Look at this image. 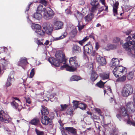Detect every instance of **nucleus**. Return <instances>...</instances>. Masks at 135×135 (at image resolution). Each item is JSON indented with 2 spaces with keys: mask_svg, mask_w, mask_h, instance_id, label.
I'll use <instances>...</instances> for the list:
<instances>
[{
  "mask_svg": "<svg viewBox=\"0 0 135 135\" xmlns=\"http://www.w3.org/2000/svg\"><path fill=\"white\" fill-rule=\"evenodd\" d=\"M76 56L70 57L69 60L70 66H69L68 64H64L61 66V69L63 70L66 69V70L67 71L72 72L76 70L77 68L79 66L76 60Z\"/></svg>",
  "mask_w": 135,
  "mask_h": 135,
  "instance_id": "obj_1",
  "label": "nucleus"
},
{
  "mask_svg": "<svg viewBox=\"0 0 135 135\" xmlns=\"http://www.w3.org/2000/svg\"><path fill=\"white\" fill-rule=\"evenodd\" d=\"M120 114H118L116 116L120 120L122 119L124 120H127V123L128 124H132V125H135L134 123L132 122L131 118H132L131 114H128L127 110L124 107H121L120 109Z\"/></svg>",
  "mask_w": 135,
  "mask_h": 135,
  "instance_id": "obj_2",
  "label": "nucleus"
},
{
  "mask_svg": "<svg viewBox=\"0 0 135 135\" xmlns=\"http://www.w3.org/2000/svg\"><path fill=\"white\" fill-rule=\"evenodd\" d=\"M133 89L132 86L129 84H125L122 88L121 93L123 97H127L133 93Z\"/></svg>",
  "mask_w": 135,
  "mask_h": 135,
  "instance_id": "obj_3",
  "label": "nucleus"
},
{
  "mask_svg": "<svg viewBox=\"0 0 135 135\" xmlns=\"http://www.w3.org/2000/svg\"><path fill=\"white\" fill-rule=\"evenodd\" d=\"M131 37L129 36L126 39V42L124 44H123L122 46L124 48L126 49L128 51V54L130 53L133 54V52L135 55V44H134L132 46V48L131 50L130 48V46L132 44V42L130 41Z\"/></svg>",
  "mask_w": 135,
  "mask_h": 135,
  "instance_id": "obj_4",
  "label": "nucleus"
},
{
  "mask_svg": "<svg viewBox=\"0 0 135 135\" xmlns=\"http://www.w3.org/2000/svg\"><path fill=\"white\" fill-rule=\"evenodd\" d=\"M62 56L61 59L59 60H57L54 57L50 58L48 59L49 61L52 65H53L56 67H59L60 66V63L63 64L66 63V59L65 58V54H62Z\"/></svg>",
  "mask_w": 135,
  "mask_h": 135,
  "instance_id": "obj_5",
  "label": "nucleus"
},
{
  "mask_svg": "<svg viewBox=\"0 0 135 135\" xmlns=\"http://www.w3.org/2000/svg\"><path fill=\"white\" fill-rule=\"evenodd\" d=\"M84 53L85 54H89L91 53V55L94 56L97 58L99 55L98 53H96L95 51H93L92 45L90 44H86L84 47Z\"/></svg>",
  "mask_w": 135,
  "mask_h": 135,
  "instance_id": "obj_6",
  "label": "nucleus"
},
{
  "mask_svg": "<svg viewBox=\"0 0 135 135\" xmlns=\"http://www.w3.org/2000/svg\"><path fill=\"white\" fill-rule=\"evenodd\" d=\"M133 100L134 105L133 102H129L126 105V108L128 113H132L135 111V94L133 96Z\"/></svg>",
  "mask_w": 135,
  "mask_h": 135,
  "instance_id": "obj_7",
  "label": "nucleus"
},
{
  "mask_svg": "<svg viewBox=\"0 0 135 135\" xmlns=\"http://www.w3.org/2000/svg\"><path fill=\"white\" fill-rule=\"evenodd\" d=\"M48 10H46L43 13L44 18L46 20L52 19L55 15L54 12L50 8Z\"/></svg>",
  "mask_w": 135,
  "mask_h": 135,
  "instance_id": "obj_8",
  "label": "nucleus"
},
{
  "mask_svg": "<svg viewBox=\"0 0 135 135\" xmlns=\"http://www.w3.org/2000/svg\"><path fill=\"white\" fill-rule=\"evenodd\" d=\"M41 122L42 124L44 126L49 125V126H51L52 128L53 127L52 120L48 116H45L44 117L42 116Z\"/></svg>",
  "mask_w": 135,
  "mask_h": 135,
  "instance_id": "obj_9",
  "label": "nucleus"
},
{
  "mask_svg": "<svg viewBox=\"0 0 135 135\" xmlns=\"http://www.w3.org/2000/svg\"><path fill=\"white\" fill-rule=\"evenodd\" d=\"M14 75L15 72L13 71H12L10 72L6 84L7 87H8L11 86L12 84V83L15 81Z\"/></svg>",
  "mask_w": 135,
  "mask_h": 135,
  "instance_id": "obj_10",
  "label": "nucleus"
},
{
  "mask_svg": "<svg viewBox=\"0 0 135 135\" xmlns=\"http://www.w3.org/2000/svg\"><path fill=\"white\" fill-rule=\"evenodd\" d=\"M125 68L122 66H118L116 68H114L113 71V72L115 76L117 78L119 77V75L120 73H122L125 71Z\"/></svg>",
  "mask_w": 135,
  "mask_h": 135,
  "instance_id": "obj_11",
  "label": "nucleus"
},
{
  "mask_svg": "<svg viewBox=\"0 0 135 135\" xmlns=\"http://www.w3.org/2000/svg\"><path fill=\"white\" fill-rule=\"evenodd\" d=\"M28 64V63L27 62V58L23 57L20 58L19 61L18 62L17 65L21 67L23 69H24V67L27 64Z\"/></svg>",
  "mask_w": 135,
  "mask_h": 135,
  "instance_id": "obj_12",
  "label": "nucleus"
},
{
  "mask_svg": "<svg viewBox=\"0 0 135 135\" xmlns=\"http://www.w3.org/2000/svg\"><path fill=\"white\" fill-rule=\"evenodd\" d=\"M53 28L55 30L61 29L63 25L62 22L58 21H54L53 22Z\"/></svg>",
  "mask_w": 135,
  "mask_h": 135,
  "instance_id": "obj_13",
  "label": "nucleus"
},
{
  "mask_svg": "<svg viewBox=\"0 0 135 135\" xmlns=\"http://www.w3.org/2000/svg\"><path fill=\"white\" fill-rule=\"evenodd\" d=\"M96 60L98 64L100 66H103L105 65L106 64V61L105 59L100 55H98L97 57Z\"/></svg>",
  "mask_w": 135,
  "mask_h": 135,
  "instance_id": "obj_14",
  "label": "nucleus"
},
{
  "mask_svg": "<svg viewBox=\"0 0 135 135\" xmlns=\"http://www.w3.org/2000/svg\"><path fill=\"white\" fill-rule=\"evenodd\" d=\"M43 27L45 30L51 31L53 30V25L49 22H45L43 24Z\"/></svg>",
  "mask_w": 135,
  "mask_h": 135,
  "instance_id": "obj_15",
  "label": "nucleus"
},
{
  "mask_svg": "<svg viewBox=\"0 0 135 135\" xmlns=\"http://www.w3.org/2000/svg\"><path fill=\"white\" fill-rule=\"evenodd\" d=\"M4 114H5L2 111H0V120L6 123H8L9 122L8 120L5 118L7 117L9 119V118H8L9 116L7 114L4 116Z\"/></svg>",
  "mask_w": 135,
  "mask_h": 135,
  "instance_id": "obj_16",
  "label": "nucleus"
},
{
  "mask_svg": "<svg viewBox=\"0 0 135 135\" xmlns=\"http://www.w3.org/2000/svg\"><path fill=\"white\" fill-rule=\"evenodd\" d=\"M29 123L32 125H35L36 126H38L40 124V122L39 118L36 117L32 119Z\"/></svg>",
  "mask_w": 135,
  "mask_h": 135,
  "instance_id": "obj_17",
  "label": "nucleus"
},
{
  "mask_svg": "<svg viewBox=\"0 0 135 135\" xmlns=\"http://www.w3.org/2000/svg\"><path fill=\"white\" fill-rule=\"evenodd\" d=\"M94 15L92 13L88 14L84 17L85 22L88 23L91 21L94 18Z\"/></svg>",
  "mask_w": 135,
  "mask_h": 135,
  "instance_id": "obj_18",
  "label": "nucleus"
},
{
  "mask_svg": "<svg viewBox=\"0 0 135 135\" xmlns=\"http://www.w3.org/2000/svg\"><path fill=\"white\" fill-rule=\"evenodd\" d=\"M42 108L41 110V113L42 116H48L47 115L49 114V112L47 108L45 106H42Z\"/></svg>",
  "mask_w": 135,
  "mask_h": 135,
  "instance_id": "obj_19",
  "label": "nucleus"
},
{
  "mask_svg": "<svg viewBox=\"0 0 135 135\" xmlns=\"http://www.w3.org/2000/svg\"><path fill=\"white\" fill-rule=\"evenodd\" d=\"M99 76L101 79L103 80L108 79L109 78V73H103L100 74Z\"/></svg>",
  "mask_w": 135,
  "mask_h": 135,
  "instance_id": "obj_20",
  "label": "nucleus"
},
{
  "mask_svg": "<svg viewBox=\"0 0 135 135\" xmlns=\"http://www.w3.org/2000/svg\"><path fill=\"white\" fill-rule=\"evenodd\" d=\"M89 37L92 38L94 40H95L94 36V34H91L89 35V37L86 36L82 40L79 41V43L81 45H83V44L84 43L87 41L89 38Z\"/></svg>",
  "mask_w": 135,
  "mask_h": 135,
  "instance_id": "obj_21",
  "label": "nucleus"
},
{
  "mask_svg": "<svg viewBox=\"0 0 135 135\" xmlns=\"http://www.w3.org/2000/svg\"><path fill=\"white\" fill-rule=\"evenodd\" d=\"M111 62L112 64V67L114 68H116L117 66H118L119 61L117 59L114 58L112 59Z\"/></svg>",
  "mask_w": 135,
  "mask_h": 135,
  "instance_id": "obj_22",
  "label": "nucleus"
},
{
  "mask_svg": "<svg viewBox=\"0 0 135 135\" xmlns=\"http://www.w3.org/2000/svg\"><path fill=\"white\" fill-rule=\"evenodd\" d=\"M98 76V75L96 72L93 70H92L90 78L91 80L93 81H95Z\"/></svg>",
  "mask_w": 135,
  "mask_h": 135,
  "instance_id": "obj_23",
  "label": "nucleus"
},
{
  "mask_svg": "<svg viewBox=\"0 0 135 135\" xmlns=\"http://www.w3.org/2000/svg\"><path fill=\"white\" fill-rule=\"evenodd\" d=\"M11 105L12 108L18 110V111L19 112L20 111V109L18 108L19 105L16 102L15 100H13L11 103Z\"/></svg>",
  "mask_w": 135,
  "mask_h": 135,
  "instance_id": "obj_24",
  "label": "nucleus"
},
{
  "mask_svg": "<svg viewBox=\"0 0 135 135\" xmlns=\"http://www.w3.org/2000/svg\"><path fill=\"white\" fill-rule=\"evenodd\" d=\"M80 47L77 45H74L73 47V53H77L80 52Z\"/></svg>",
  "mask_w": 135,
  "mask_h": 135,
  "instance_id": "obj_25",
  "label": "nucleus"
},
{
  "mask_svg": "<svg viewBox=\"0 0 135 135\" xmlns=\"http://www.w3.org/2000/svg\"><path fill=\"white\" fill-rule=\"evenodd\" d=\"M91 6H92V7L90 9V11L93 13L95 12L100 7V5Z\"/></svg>",
  "mask_w": 135,
  "mask_h": 135,
  "instance_id": "obj_26",
  "label": "nucleus"
},
{
  "mask_svg": "<svg viewBox=\"0 0 135 135\" xmlns=\"http://www.w3.org/2000/svg\"><path fill=\"white\" fill-rule=\"evenodd\" d=\"M66 129L69 133L70 132L74 134H75L76 133V129L73 127H66Z\"/></svg>",
  "mask_w": 135,
  "mask_h": 135,
  "instance_id": "obj_27",
  "label": "nucleus"
},
{
  "mask_svg": "<svg viewBox=\"0 0 135 135\" xmlns=\"http://www.w3.org/2000/svg\"><path fill=\"white\" fill-rule=\"evenodd\" d=\"M35 32L37 33V35L38 37H40L41 36H43L45 34V32L42 30L41 29V28L39 30H36Z\"/></svg>",
  "mask_w": 135,
  "mask_h": 135,
  "instance_id": "obj_28",
  "label": "nucleus"
},
{
  "mask_svg": "<svg viewBox=\"0 0 135 135\" xmlns=\"http://www.w3.org/2000/svg\"><path fill=\"white\" fill-rule=\"evenodd\" d=\"M33 17L38 20H40L42 17V15L40 13L36 12L33 15Z\"/></svg>",
  "mask_w": 135,
  "mask_h": 135,
  "instance_id": "obj_29",
  "label": "nucleus"
},
{
  "mask_svg": "<svg viewBox=\"0 0 135 135\" xmlns=\"http://www.w3.org/2000/svg\"><path fill=\"white\" fill-rule=\"evenodd\" d=\"M66 33H64V34L62 35L61 36H60L59 37H53V40L54 41H57L62 39L64 38H65V37H66Z\"/></svg>",
  "mask_w": 135,
  "mask_h": 135,
  "instance_id": "obj_30",
  "label": "nucleus"
},
{
  "mask_svg": "<svg viewBox=\"0 0 135 135\" xmlns=\"http://www.w3.org/2000/svg\"><path fill=\"white\" fill-rule=\"evenodd\" d=\"M31 27L32 28L35 30V32L36 30H39L41 28V26L35 23L32 24Z\"/></svg>",
  "mask_w": 135,
  "mask_h": 135,
  "instance_id": "obj_31",
  "label": "nucleus"
},
{
  "mask_svg": "<svg viewBox=\"0 0 135 135\" xmlns=\"http://www.w3.org/2000/svg\"><path fill=\"white\" fill-rule=\"evenodd\" d=\"M37 11L39 12H44L46 10L45 7H44L41 4H40L38 6L37 8Z\"/></svg>",
  "mask_w": 135,
  "mask_h": 135,
  "instance_id": "obj_32",
  "label": "nucleus"
},
{
  "mask_svg": "<svg viewBox=\"0 0 135 135\" xmlns=\"http://www.w3.org/2000/svg\"><path fill=\"white\" fill-rule=\"evenodd\" d=\"M107 81L103 82L101 80H100L99 82L97 83L96 85L99 88H102L104 87V84Z\"/></svg>",
  "mask_w": 135,
  "mask_h": 135,
  "instance_id": "obj_33",
  "label": "nucleus"
},
{
  "mask_svg": "<svg viewBox=\"0 0 135 135\" xmlns=\"http://www.w3.org/2000/svg\"><path fill=\"white\" fill-rule=\"evenodd\" d=\"M77 14L76 16L75 15V16L76 17L77 19H82L84 16L81 13L77 11Z\"/></svg>",
  "mask_w": 135,
  "mask_h": 135,
  "instance_id": "obj_34",
  "label": "nucleus"
},
{
  "mask_svg": "<svg viewBox=\"0 0 135 135\" xmlns=\"http://www.w3.org/2000/svg\"><path fill=\"white\" fill-rule=\"evenodd\" d=\"M80 79V77L76 75L72 76L70 78V80L71 81H78Z\"/></svg>",
  "mask_w": 135,
  "mask_h": 135,
  "instance_id": "obj_35",
  "label": "nucleus"
},
{
  "mask_svg": "<svg viewBox=\"0 0 135 135\" xmlns=\"http://www.w3.org/2000/svg\"><path fill=\"white\" fill-rule=\"evenodd\" d=\"M133 72L131 71L127 75V79L129 80H131L133 78Z\"/></svg>",
  "mask_w": 135,
  "mask_h": 135,
  "instance_id": "obj_36",
  "label": "nucleus"
},
{
  "mask_svg": "<svg viewBox=\"0 0 135 135\" xmlns=\"http://www.w3.org/2000/svg\"><path fill=\"white\" fill-rule=\"evenodd\" d=\"M90 4L91 5H100L98 0H91Z\"/></svg>",
  "mask_w": 135,
  "mask_h": 135,
  "instance_id": "obj_37",
  "label": "nucleus"
},
{
  "mask_svg": "<svg viewBox=\"0 0 135 135\" xmlns=\"http://www.w3.org/2000/svg\"><path fill=\"white\" fill-rule=\"evenodd\" d=\"M73 103L74 109H75L77 108L78 107L79 104V102L77 101L73 100Z\"/></svg>",
  "mask_w": 135,
  "mask_h": 135,
  "instance_id": "obj_38",
  "label": "nucleus"
},
{
  "mask_svg": "<svg viewBox=\"0 0 135 135\" xmlns=\"http://www.w3.org/2000/svg\"><path fill=\"white\" fill-rule=\"evenodd\" d=\"M60 106L61 108L60 109V110L61 111H64L66 110L68 107V105L66 104H61Z\"/></svg>",
  "mask_w": 135,
  "mask_h": 135,
  "instance_id": "obj_39",
  "label": "nucleus"
},
{
  "mask_svg": "<svg viewBox=\"0 0 135 135\" xmlns=\"http://www.w3.org/2000/svg\"><path fill=\"white\" fill-rule=\"evenodd\" d=\"M50 1V0H49ZM48 0H41L40 1V3L43 5H44L45 6H46L47 4Z\"/></svg>",
  "mask_w": 135,
  "mask_h": 135,
  "instance_id": "obj_40",
  "label": "nucleus"
},
{
  "mask_svg": "<svg viewBox=\"0 0 135 135\" xmlns=\"http://www.w3.org/2000/svg\"><path fill=\"white\" fill-rule=\"evenodd\" d=\"M77 33L76 30L75 29H74L71 32V35L72 37H74L76 35Z\"/></svg>",
  "mask_w": 135,
  "mask_h": 135,
  "instance_id": "obj_41",
  "label": "nucleus"
},
{
  "mask_svg": "<svg viewBox=\"0 0 135 135\" xmlns=\"http://www.w3.org/2000/svg\"><path fill=\"white\" fill-rule=\"evenodd\" d=\"M68 132V131L66 129V128L64 129V127H62L61 129V132L62 135H67L66 132Z\"/></svg>",
  "mask_w": 135,
  "mask_h": 135,
  "instance_id": "obj_42",
  "label": "nucleus"
},
{
  "mask_svg": "<svg viewBox=\"0 0 135 135\" xmlns=\"http://www.w3.org/2000/svg\"><path fill=\"white\" fill-rule=\"evenodd\" d=\"M116 131L115 129H112L109 133H108L106 134V135H114V133Z\"/></svg>",
  "mask_w": 135,
  "mask_h": 135,
  "instance_id": "obj_43",
  "label": "nucleus"
},
{
  "mask_svg": "<svg viewBox=\"0 0 135 135\" xmlns=\"http://www.w3.org/2000/svg\"><path fill=\"white\" fill-rule=\"evenodd\" d=\"M35 74V71L34 68H33L31 70L30 74V77L32 78Z\"/></svg>",
  "mask_w": 135,
  "mask_h": 135,
  "instance_id": "obj_44",
  "label": "nucleus"
},
{
  "mask_svg": "<svg viewBox=\"0 0 135 135\" xmlns=\"http://www.w3.org/2000/svg\"><path fill=\"white\" fill-rule=\"evenodd\" d=\"M119 5V3L118 2H116L115 4H114L113 6V8L118 9Z\"/></svg>",
  "mask_w": 135,
  "mask_h": 135,
  "instance_id": "obj_45",
  "label": "nucleus"
},
{
  "mask_svg": "<svg viewBox=\"0 0 135 135\" xmlns=\"http://www.w3.org/2000/svg\"><path fill=\"white\" fill-rule=\"evenodd\" d=\"M24 98L26 100V103H27L28 104H30L31 103V101L30 100V99L29 97H24Z\"/></svg>",
  "mask_w": 135,
  "mask_h": 135,
  "instance_id": "obj_46",
  "label": "nucleus"
},
{
  "mask_svg": "<svg viewBox=\"0 0 135 135\" xmlns=\"http://www.w3.org/2000/svg\"><path fill=\"white\" fill-rule=\"evenodd\" d=\"M126 79V76L124 75L122 77L119 78V80L121 82H123L125 81Z\"/></svg>",
  "mask_w": 135,
  "mask_h": 135,
  "instance_id": "obj_47",
  "label": "nucleus"
},
{
  "mask_svg": "<svg viewBox=\"0 0 135 135\" xmlns=\"http://www.w3.org/2000/svg\"><path fill=\"white\" fill-rule=\"evenodd\" d=\"M95 110L96 112L98 113V114L100 115H101L102 112L101 110L99 109L96 108L95 109Z\"/></svg>",
  "mask_w": 135,
  "mask_h": 135,
  "instance_id": "obj_48",
  "label": "nucleus"
},
{
  "mask_svg": "<svg viewBox=\"0 0 135 135\" xmlns=\"http://www.w3.org/2000/svg\"><path fill=\"white\" fill-rule=\"evenodd\" d=\"M120 41V38L118 37L115 38L113 40V41L114 43H116L119 42Z\"/></svg>",
  "mask_w": 135,
  "mask_h": 135,
  "instance_id": "obj_49",
  "label": "nucleus"
},
{
  "mask_svg": "<svg viewBox=\"0 0 135 135\" xmlns=\"http://www.w3.org/2000/svg\"><path fill=\"white\" fill-rule=\"evenodd\" d=\"M90 118L94 120L95 119H98L99 118V117L97 116L96 115L93 114H92Z\"/></svg>",
  "mask_w": 135,
  "mask_h": 135,
  "instance_id": "obj_50",
  "label": "nucleus"
},
{
  "mask_svg": "<svg viewBox=\"0 0 135 135\" xmlns=\"http://www.w3.org/2000/svg\"><path fill=\"white\" fill-rule=\"evenodd\" d=\"M1 60L2 61H3V62H2V65H3V66H4V65H6L7 63L6 60H5V57L4 58H1Z\"/></svg>",
  "mask_w": 135,
  "mask_h": 135,
  "instance_id": "obj_51",
  "label": "nucleus"
},
{
  "mask_svg": "<svg viewBox=\"0 0 135 135\" xmlns=\"http://www.w3.org/2000/svg\"><path fill=\"white\" fill-rule=\"evenodd\" d=\"M85 26L84 25H82V26L80 25L79 24V23H78V25L77 26L78 28V29L79 31H80L83 29Z\"/></svg>",
  "mask_w": 135,
  "mask_h": 135,
  "instance_id": "obj_52",
  "label": "nucleus"
},
{
  "mask_svg": "<svg viewBox=\"0 0 135 135\" xmlns=\"http://www.w3.org/2000/svg\"><path fill=\"white\" fill-rule=\"evenodd\" d=\"M132 37L131 38V39L130 40V41L131 39L134 42V44H135V33H134L132 36Z\"/></svg>",
  "mask_w": 135,
  "mask_h": 135,
  "instance_id": "obj_53",
  "label": "nucleus"
},
{
  "mask_svg": "<svg viewBox=\"0 0 135 135\" xmlns=\"http://www.w3.org/2000/svg\"><path fill=\"white\" fill-rule=\"evenodd\" d=\"M117 9L113 8V12L114 16H117Z\"/></svg>",
  "mask_w": 135,
  "mask_h": 135,
  "instance_id": "obj_54",
  "label": "nucleus"
},
{
  "mask_svg": "<svg viewBox=\"0 0 135 135\" xmlns=\"http://www.w3.org/2000/svg\"><path fill=\"white\" fill-rule=\"evenodd\" d=\"M73 110H70L68 112L67 114H68L70 115V116H73Z\"/></svg>",
  "mask_w": 135,
  "mask_h": 135,
  "instance_id": "obj_55",
  "label": "nucleus"
},
{
  "mask_svg": "<svg viewBox=\"0 0 135 135\" xmlns=\"http://www.w3.org/2000/svg\"><path fill=\"white\" fill-rule=\"evenodd\" d=\"M132 118H131V120L132 122L134 123L135 124V125H133V126H134L135 125V115L134 116V118H133L132 116H133V115L131 114Z\"/></svg>",
  "mask_w": 135,
  "mask_h": 135,
  "instance_id": "obj_56",
  "label": "nucleus"
},
{
  "mask_svg": "<svg viewBox=\"0 0 135 135\" xmlns=\"http://www.w3.org/2000/svg\"><path fill=\"white\" fill-rule=\"evenodd\" d=\"M26 105V106H25V104H24V106H25V107H23V108H25L26 109H27V110L28 111H30V107H29L28 106V105H27V104Z\"/></svg>",
  "mask_w": 135,
  "mask_h": 135,
  "instance_id": "obj_57",
  "label": "nucleus"
},
{
  "mask_svg": "<svg viewBox=\"0 0 135 135\" xmlns=\"http://www.w3.org/2000/svg\"><path fill=\"white\" fill-rule=\"evenodd\" d=\"M81 104L83 106V107H80V108L81 109H83V110L85 109L86 108V105L85 104H83V103H82V104L81 103Z\"/></svg>",
  "mask_w": 135,
  "mask_h": 135,
  "instance_id": "obj_58",
  "label": "nucleus"
},
{
  "mask_svg": "<svg viewBox=\"0 0 135 135\" xmlns=\"http://www.w3.org/2000/svg\"><path fill=\"white\" fill-rule=\"evenodd\" d=\"M132 32V30H128L127 31L125 32V33H126V35H129Z\"/></svg>",
  "mask_w": 135,
  "mask_h": 135,
  "instance_id": "obj_59",
  "label": "nucleus"
},
{
  "mask_svg": "<svg viewBox=\"0 0 135 135\" xmlns=\"http://www.w3.org/2000/svg\"><path fill=\"white\" fill-rule=\"evenodd\" d=\"M99 47V43L98 42H97L95 43V48L97 50Z\"/></svg>",
  "mask_w": 135,
  "mask_h": 135,
  "instance_id": "obj_60",
  "label": "nucleus"
},
{
  "mask_svg": "<svg viewBox=\"0 0 135 135\" xmlns=\"http://www.w3.org/2000/svg\"><path fill=\"white\" fill-rule=\"evenodd\" d=\"M65 12L67 14H70L71 11L69 9H66L65 10Z\"/></svg>",
  "mask_w": 135,
  "mask_h": 135,
  "instance_id": "obj_61",
  "label": "nucleus"
},
{
  "mask_svg": "<svg viewBox=\"0 0 135 135\" xmlns=\"http://www.w3.org/2000/svg\"><path fill=\"white\" fill-rule=\"evenodd\" d=\"M55 94H52L49 95V98L50 99H52L53 98L55 95Z\"/></svg>",
  "mask_w": 135,
  "mask_h": 135,
  "instance_id": "obj_62",
  "label": "nucleus"
},
{
  "mask_svg": "<svg viewBox=\"0 0 135 135\" xmlns=\"http://www.w3.org/2000/svg\"><path fill=\"white\" fill-rule=\"evenodd\" d=\"M104 6L105 7V8L104 9V10L106 11H108V7L107 5H106V4H105L104 5Z\"/></svg>",
  "mask_w": 135,
  "mask_h": 135,
  "instance_id": "obj_63",
  "label": "nucleus"
},
{
  "mask_svg": "<svg viewBox=\"0 0 135 135\" xmlns=\"http://www.w3.org/2000/svg\"><path fill=\"white\" fill-rule=\"evenodd\" d=\"M110 46L112 49H114L115 48V46L113 44H111L110 45Z\"/></svg>",
  "mask_w": 135,
  "mask_h": 135,
  "instance_id": "obj_64",
  "label": "nucleus"
}]
</instances>
